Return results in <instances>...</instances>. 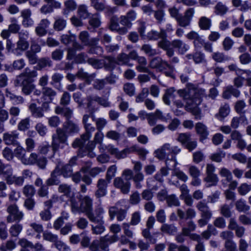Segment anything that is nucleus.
<instances>
[{
    "instance_id": "obj_14",
    "label": "nucleus",
    "mask_w": 251,
    "mask_h": 251,
    "mask_svg": "<svg viewBox=\"0 0 251 251\" xmlns=\"http://www.w3.org/2000/svg\"><path fill=\"white\" fill-rule=\"evenodd\" d=\"M110 182H108L104 179H99L97 184V190L95 192V196L97 199L104 197L107 193V186Z\"/></svg>"
},
{
    "instance_id": "obj_38",
    "label": "nucleus",
    "mask_w": 251,
    "mask_h": 251,
    "mask_svg": "<svg viewBox=\"0 0 251 251\" xmlns=\"http://www.w3.org/2000/svg\"><path fill=\"white\" fill-rule=\"evenodd\" d=\"M206 174V176L204 178V180L207 183L206 187H209L216 185L219 181L217 175L214 173H207Z\"/></svg>"
},
{
    "instance_id": "obj_32",
    "label": "nucleus",
    "mask_w": 251,
    "mask_h": 251,
    "mask_svg": "<svg viewBox=\"0 0 251 251\" xmlns=\"http://www.w3.org/2000/svg\"><path fill=\"white\" fill-rule=\"evenodd\" d=\"M37 76V72L36 70H31L29 68H26L24 72L17 77H21L23 79L33 82L34 81L33 78Z\"/></svg>"
},
{
    "instance_id": "obj_61",
    "label": "nucleus",
    "mask_w": 251,
    "mask_h": 251,
    "mask_svg": "<svg viewBox=\"0 0 251 251\" xmlns=\"http://www.w3.org/2000/svg\"><path fill=\"white\" fill-rule=\"evenodd\" d=\"M29 122L30 119L29 118H26L22 120L18 124V129L21 131H25L29 128Z\"/></svg>"
},
{
    "instance_id": "obj_35",
    "label": "nucleus",
    "mask_w": 251,
    "mask_h": 251,
    "mask_svg": "<svg viewBox=\"0 0 251 251\" xmlns=\"http://www.w3.org/2000/svg\"><path fill=\"white\" fill-rule=\"evenodd\" d=\"M240 95V92L237 89L234 88L233 86L230 85L226 87L225 91L223 93V97L225 99H229L231 95L238 98Z\"/></svg>"
},
{
    "instance_id": "obj_39",
    "label": "nucleus",
    "mask_w": 251,
    "mask_h": 251,
    "mask_svg": "<svg viewBox=\"0 0 251 251\" xmlns=\"http://www.w3.org/2000/svg\"><path fill=\"white\" fill-rule=\"evenodd\" d=\"M77 14L79 18L82 20L89 18L91 15V13L89 12L88 10V7L84 5H80L77 9Z\"/></svg>"
},
{
    "instance_id": "obj_20",
    "label": "nucleus",
    "mask_w": 251,
    "mask_h": 251,
    "mask_svg": "<svg viewBox=\"0 0 251 251\" xmlns=\"http://www.w3.org/2000/svg\"><path fill=\"white\" fill-rule=\"evenodd\" d=\"M50 24V22L47 19L41 20L35 27V31L36 35L40 37L46 35Z\"/></svg>"
},
{
    "instance_id": "obj_7",
    "label": "nucleus",
    "mask_w": 251,
    "mask_h": 251,
    "mask_svg": "<svg viewBox=\"0 0 251 251\" xmlns=\"http://www.w3.org/2000/svg\"><path fill=\"white\" fill-rule=\"evenodd\" d=\"M201 102V99L198 95H195L191 98L189 97L186 100L185 106L186 110L191 112L197 120H200L201 117V110L198 107Z\"/></svg>"
},
{
    "instance_id": "obj_42",
    "label": "nucleus",
    "mask_w": 251,
    "mask_h": 251,
    "mask_svg": "<svg viewBox=\"0 0 251 251\" xmlns=\"http://www.w3.org/2000/svg\"><path fill=\"white\" fill-rule=\"evenodd\" d=\"M29 109L32 115L37 118L44 117V112L41 108L40 106H37L36 104L32 103L29 106Z\"/></svg>"
},
{
    "instance_id": "obj_49",
    "label": "nucleus",
    "mask_w": 251,
    "mask_h": 251,
    "mask_svg": "<svg viewBox=\"0 0 251 251\" xmlns=\"http://www.w3.org/2000/svg\"><path fill=\"white\" fill-rule=\"evenodd\" d=\"M11 172H13L11 166L7 164H4L0 160V176H3L5 179L7 176L11 174Z\"/></svg>"
},
{
    "instance_id": "obj_51",
    "label": "nucleus",
    "mask_w": 251,
    "mask_h": 251,
    "mask_svg": "<svg viewBox=\"0 0 251 251\" xmlns=\"http://www.w3.org/2000/svg\"><path fill=\"white\" fill-rule=\"evenodd\" d=\"M199 25L201 29L208 30L211 25V20L206 17H202L199 20Z\"/></svg>"
},
{
    "instance_id": "obj_13",
    "label": "nucleus",
    "mask_w": 251,
    "mask_h": 251,
    "mask_svg": "<svg viewBox=\"0 0 251 251\" xmlns=\"http://www.w3.org/2000/svg\"><path fill=\"white\" fill-rule=\"evenodd\" d=\"M194 12L195 10L193 8H189L185 12L184 15L181 14L176 20L178 25L184 27L189 26L190 24Z\"/></svg>"
},
{
    "instance_id": "obj_59",
    "label": "nucleus",
    "mask_w": 251,
    "mask_h": 251,
    "mask_svg": "<svg viewBox=\"0 0 251 251\" xmlns=\"http://www.w3.org/2000/svg\"><path fill=\"white\" fill-rule=\"evenodd\" d=\"M231 207L227 204H224L221 206L220 213L225 218H229L232 216Z\"/></svg>"
},
{
    "instance_id": "obj_62",
    "label": "nucleus",
    "mask_w": 251,
    "mask_h": 251,
    "mask_svg": "<svg viewBox=\"0 0 251 251\" xmlns=\"http://www.w3.org/2000/svg\"><path fill=\"white\" fill-rule=\"evenodd\" d=\"M220 175L226 177L225 180H223L222 181L225 183L224 181H226L227 182L231 181L232 179V175L231 173L228 169L223 168L221 169L220 172Z\"/></svg>"
},
{
    "instance_id": "obj_53",
    "label": "nucleus",
    "mask_w": 251,
    "mask_h": 251,
    "mask_svg": "<svg viewBox=\"0 0 251 251\" xmlns=\"http://www.w3.org/2000/svg\"><path fill=\"white\" fill-rule=\"evenodd\" d=\"M144 178V176L142 173H134L132 179L136 188H141L142 186L141 182L143 181Z\"/></svg>"
},
{
    "instance_id": "obj_9",
    "label": "nucleus",
    "mask_w": 251,
    "mask_h": 251,
    "mask_svg": "<svg viewBox=\"0 0 251 251\" xmlns=\"http://www.w3.org/2000/svg\"><path fill=\"white\" fill-rule=\"evenodd\" d=\"M9 213L7 217V221L8 223L19 222L24 217V214L19 210L18 207L15 204H10L7 208Z\"/></svg>"
},
{
    "instance_id": "obj_21",
    "label": "nucleus",
    "mask_w": 251,
    "mask_h": 251,
    "mask_svg": "<svg viewBox=\"0 0 251 251\" xmlns=\"http://www.w3.org/2000/svg\"><path fill=\"white\" fill-rule=\"evenodd\" d=\"M55 167H58V173L60 176L62 175L64 177H69L73 175V169L71 165L69 164L64 165L61 161H59Z\"/></svg>"
},
{
    "instance_id": "obj_56",
    "label": "nucleus",
    "mask_w": 251,
    "mask_h": 251,
    "mask_svg": "<svg viewBox=\"0 0 251 251\" xmlns=\"http://www.w3.org/2000/svg\"><path fill=\"white\" fill-rule=\"evenodd\" d=\"M166 202L169 207L178 206L180 205L178 199L174 194L169 195L166 200Z\"/></svg>"
},
{
    "instance_id": "obj_48",
    "label": "nucleus",
    "mask_w": 251,
    "mask_h": 251,
    "mask_svg": "<svg viewBox=\"0 0 251 251\" xmlns=\"http://www.w3.org/2000/svg\"><path fill=\"white\" fill-rule=\"evenodd\" d=\"M196 228V225L192 221L189 220L186 223V226L182 228V233L185 236H190V233L194 231Z\"/></svg>"
},
{
    "instance_id": "obj_11",
    "label": "nucleus",
    "mask_w": 251,
    "mask_h": 251,
    "mask_svg": "<svg viewBox=\"0 0 251 251\" xmlns=\"http://www.w3.org/2000/svg\"><path fill=\"white\" fill-rule=\"evenodd\" d=\"M33 82L23 79L21 77H17L15 80L16 86H21L22 93L25 95H30L34 90L35 85Z\"/></svg>"
},
{
    "instance_id": "obj_17",
    "label": "nucleus",
    "mask_w": 251,
    "mask_h": 251,
    "mask_svg": "<svg viewBox=\"0 0 251 251\" xmlns=\"http://www.w3.org/2000/svg\"><path fill=\"white\" fill-rule=\"evenodd\" d=\"M114 185L116 188L120 189L123 193L126 194L130 191L131 184L127 180L117 177L114 180Z\"/></svg>"
},
{
    "instance_id": "obj_43",
    "label": "nucleus",
    "mask_w": 251,
    "mask_h": 251,
    "mask_svg": "<svg viewBox=\"0 0 251 251\" xmlns=\"http://www.w3.org/2000/svg\"><path fill=\"white\" fill-rule=\"evenodd\" d=\"M28 47V42L18 41L17 42L16 48L13 50V53L16 55H20L22 52L26 50Z\"/></svg>"
},
{
    "instance_id": "obj_58",
    "label": "nucleus",
    "mask_w": 251,
    "mask_h": 251,
    "mask_svg": "<svg viewBox=\"0 0 251 251\" xmlns=\"http://www.w3.org/2000/svg\"><path fill=\"white\" fill-rule=\"evenodd\" d=\"M191 134L190 133H181L178 134L177 140L183 146L191 139Z\"/></svg>"
},
{
    "instance_id": "obj_10",
    "label": "nucleus",
    "mask_w": 251,
    "mask_h": 251,
    "mask_svg": "<svg viewBox=\"0 0 251 251\" xmlns=\"http://www.w3.org/2000/svg\"><path fill=\"white\" fill-rule=\"evenodd\" d=\"M79 148L78 155L80 157L87 155L90 158H94L96 156V154L93 151V150L95 148V143L93 141L88 140L82 147L78 146L75 148Z\"/></svg>"
},
{
    "instance_id": "obj_24",
    "label": "nucleus",
    "mask_w": 251,
    "mask_h": 251,
    "mask_svg": "<svg viewBox=\"0 0 251 251\" xmlns=\"http://www.w3.org/2000/svg\"><path fill=\"white\" fill-rule=\"evenodd\" d=\"M58 167H55L54 169L51 172L50 177L46 181L45 183L49 185H58L60 182L59 176H60L58 172Z\"/></svg>"
},
{
    "instance_id": "obj_26",
    "label": "nucleus",
    "mask_w": 251,
    "mask_h": 251,
    "mask_svg": "<svg viewBox=\"0 0 251 251\" xmlns=\"http://www.w3.org/2000/svg\"><path fill=\"white\" fill-rule=\"evenodd\" d=\"M63 77V75L61 74L58 73L53 74L51 76L50 84L54 88L58 90H61L62 89L61 81Z\"/></svg>"
},
{
    "instance_id": "obj_4",
    "label": "nucleus",
    "mask_w": 251,
    "mask_h": 251,
    "mask_svg": "<svg viewBox=\"0 0 251 251\" xmlns=\"http://www.w3.org/2000/svg\"><path fill=\"white\" fill-rule=\"evenodd\" d=\"M67 136L61 128H57L56 132L52 135L51 148L53 153L59 149H63L68 146Z\"/></svg>"
},
{
    "instance_id": "obj_52",
    "label": "nucleus",
    "mask_w": 251,
    "mask_h": 251,
    "mask_svg": "<svg viewBox=\"0 0 251 251\" xmlns=\"http://www.w3.org/2000/svg\"><path fill=\"white\" fill-rule=\"evenodd\" d=\"M66 131L69 133H76L79 130V127L77 124L71 121L68 120L64 126Z\"/></svg>"
},
{
    "instance_id": "obj_64",
    "label": "nucleus",
    "mask_w": 251,
    "mask_h": 251,
    "mask_svg": "<svg viewBox=\"0 0 251 251\" xmlns=\"http://www.w3.org/2000/svg\"><path fill=\"white\" fill-rule=\"evenodd\" d=\"M227 11V8L222 2H218L215 7V12L217 15H224Z\"/></svg>"
},
{
    "instance_id": "obj_41",
    "label": "nucleus",
    "mask_w": 251,
    "mask_h": 251,
    "mask_svg": "<svg viewBox=\"0 0 251 251\" xmlns=\"http://www.w3.org/2000/svg\"><path fill=\"white\" fill-rule=\"evenodd\" d=\"M230 107L228 104L226 103L221 106L218 113L215 115V117L219 120L222 121L229 113Z\"/></svg>"
},
{
    "instance_id": "obj_63",
    "label": "nucleus",
    "mask_w": 251,
    "mask_h": 251,
    "mask_svg": "<svg viewBox=\"0 0 251 251\" xmlns=\"http://www.w3.org/2000/svg\"><path fill=\"white\" fill-rule=\"evenodd\" d=\"M120 21L119 18L116 15L112 16L110 20V29L112 31H115L119 28Z\"/></svg>"
},
{
    "instance_id": "obj_45",
    "label": "nucleus",
    "mask_w": 251,
    "mask_h": 251,
    "mask_svg": "<svg viewBox=\"0 0 251 251\" xmlns=\"http://www.w3.org/2000/svg\"><path fill=\"white\" fill-rule=\"evenodd\" d=\"M15 155L19 158L24 164L25 159L26 157V150L18 144L17 148L14 150Z\"/></svg>"
},
{
    "instance_id": "obj_57",
    "label": "nucleus",
    "mask_w": 251,
    "mask_h": 251,
    "mask_svg": "<svg viewBox=\"0 0 251 251\" xmlns=\"http://www.w3.org/2000/svg\"><path fill=\"white\" fill-rule=\"evenodd\" d=\"M58 191L60 193H63L65 196L70 197L71 194V187L67 184H61L59 185Z\"/></svg>"
},
{
    "instance_id": "obj_40",
    "label": "nucleus",
    "mask_w": 251,
    "mask_h": 251,
    "mask_svg": "<svg viewBox=\"0 0 251 251\" xmlns=\"http://www.w3.org/2000/svg\"><path fill=\"white\" fill-rule=\"evenodd\" d=\"M5 95L14 104H21L24 101V99L22 96H17L8 89H6L5 90Z\"/></svg>"
},
{
    "instance_id": "obj_29",
    "label": "nucleus",
    "mask_w": 251,
    "mask_h": 251,
    "mask_svg": "<svg viewBox=\"0 0 251 251\" xmlns=\"http://www.w3.org/2000/svg\"><path fill=\"white\" fill-rule=\"evenodd\" d=\"M88 107H90L93 104L94 101L97 102L99 104L105 107H109L110 106V103L108 101L107 99L97 96H89L88 98Z\"/></svg>"
},
{
    "instance_id": "obj_15",
    "label": "nucleus",
    "mask_w": 251,
    "mask_h": 251,
    "mask_svg": "<svg viewBox=\"0 0 251 251\" xmlns=\"http://www.w3.org/2000/svg\"><path fill=\"white\" fill-rule=\"evenodd\" d=\"M95 212V214L93 212V210H91L88 213V218L91 222L101 223L103 221L102 215L105 212L104 209L100 204L96 208Z\"/></svg>"
},
{
    "instance_id": "obj_5",
    "label": "nucleus",
    "mask_w": 251,
    "mask_h": 251,
    "mask_svg": "<svg viewBox=\"0 0 251 251\" xmlns=\"http://www.w3.org/2000/svg\"><path fill=\"white\" fill-rule=\"evenodd\" d=\"M189 46L180 39H174L170 41L168 48L166 51V54L168 57L171 58L175 54L174 49L176 50L179 54H184L189 49Z\"/></svg>"
},
{
    "instance_id": "obj_6",
    "label": "nucleus",
    "mask_w": 251,
    "mask_h": 251,
    "mask_svg": "<svg viewBox=\"0 0 251 251\" xmlns=\"http://www.w3.org/2000/svg\"><path fill=\"white\" fill-rule=\"evenodd\" d=\"M196 207L201 212V219L198 221L199 226H204L208 224L212 218V211L204 201H199L196 205Z\"/></svg>"
},
{
    "instance_id": "obj_36",
    "label": "nucleus",
    "mask_w": 251,
    "mask_h": 251,
    "mask_svg": "<svg viewBox=\"0 0 251 251\" xmlns=\"http://www.w3.org/2000/svg\"><path fill=\"white\" fill-rule=\"evenodd\" d=\"M78 38L82 44L84 46H88L91 44L92 40L97 39V38H90V35L88 31H82L79 33Z\"/></svg>"
},
{
    "instance_id": "obj_2",
    "label": "nucleus",
    "mask_w": 251,
    "mask_h": 251,
    "mask_svg": "<svg viewBox=\"0 0 251 251\" xmlns=\"http://www.w3.org/2000/svg\"><path fill=\"white\" fill-rule=\"evenodd\" d=\"M181 151V149L177 146H171L169 143L165 144L160 150L156 151L157 156L159 159H162L166 158V165L169 169L175 168L177 162L176 155Z\"/></svg>"
},
{
    "instance_id": "obj_46",
    "label": "nucleus",
    "mask_w": 251,
    "mask_h": 251,
    "mask_svg": "<svg viewBox=\"0 0 251 251\" xmlns=\"http://www.w3.org/2000/svg\"><path fill=\"white\" fill-rule=\"evenodd\" d=\"M161 230L169 235H174L177 232V227L173 224H164L161 227Z\"/></svg>"
},
{
    "instance_id": "obj_50",
    "label": "nucleus",
    "mask_w": 251,
    "mask_h": 251,
    "mask_svg": "<svg viewBox=\"0 0 251 251\" xmlns=\"http://www.w3.org/2000/svg\"><path fill=\"white\" fill-rule=\"evenodd\" d=\"M55 112L63 115L67 120L70 119L73 115V110L68 107H57L55 109Z\"/></svg>"
},
{
    "instance_id": "obj_23",
    "label": "nucleus",
    "mask_w": 251,
    "mask_h": 251,
    "mask_svg": "<svg viewBox=\"0 0 251 251\" xmlns=\"http://www.w3.org/2000/svg\"><path fill=\"white\" fill-rule=\"evenodd\" d=\"M99 40L98 38L92 40L91 44L88 46L89 48L87 50L88 53L95 54L99 56H101L102 54L103 49L102 47L98 45Z\"/></svg>"
},
{
    "instance_id": "obj_33",
    "label": "nucleus",
    "mask_w": 251,
    "mask_h": 251,
    "mask_svg": "<svg viewBox=\"0 0 251 251\" xmlns=\"http://www.w3.org/2000/svg\"><path fill=\"white\" fill-rule=\"evenodd\" d=\"M6 177L5 180L8 184L14 183L16 185L22 186L23 184L24 179L21 176H16L13 175V172L9 174Z\"/></svg>"
},
{
    "instance_id": "obj_28",
    "label": "nucleus",
    "mask_w": 251,
    "mask_h": 251,
    "mask_svg": "<svg viewBox=\"0 0 251 251\" xmlns=\"http://www.w3.org/2000/svg\"><path fill=\"white\" fill-rule=\"evenodd\" d=\"M195 128L197 134L200 135L201 141H202L207 138L209 132L204 125L201 123H198L195 126Z\"/></svg>"
},
{
    "instance_id": "obj_16",
    "label": "nucleus",
    "mask_w": 251,
    "mask_h": 251,
    "mask_svg": "<svg viewBox=\"0 0 251 251\" xmlns=\"http://www.w3.org/2000/svg\"><path fill=\"white\" fill-rule=\"evenodd\" d=\"M157 120L167 122V118L163 115L162 112L159 109H156L154 112L149 113L148 114L147 120L150 126H154Z\"/></svg>"
},
{
    "instance_id": "obj_19",
    "label": "nucleus",
    "mask_w": 251,
    "mask_h": 251,
    "mask_svg": "<svg viewBox=\"0 0 251 251\" xmlns=\"http://www.w3.org/2000/svg\"><path fill=\"white\" fill-rule=\"evenodd\" d=\"M105 150L114 156L117 159H122L126 157L128 154L127 148H126L120 151L117 148L113 145H108L105 146Z\"/></svg>"
},
{
    "instance_id": "obj_8",
    "label": "nucleus",
    "mask_w": 251,
    "mask_h": 251,
    "mask_svg": "<svg viewBox=\"0 0 251 251\" xmlns=\"http://www.w3.org/2000/svg\"><path fill=\"white\" fill-rule=\"evenodd\" d=\"M148 39L150 40L156 41L160 39L157 43L158 46L161 49L167 50L170 44V41L167 39V35H166L163 30L158 32L152 30L147 34Z\"/></svg>"
},
{
    "instance_id": "obj_25",
    "label": "nucleus",
    "mask_w": 251,
    "mask_h": 251,
    "mask_svg": "<svg viewBox=\"0 0 251 251\" xmlns=\"http://www.w3.org/2000/svg\"><path fill=\"white\" fill-rule=\"evenodd\" d=\"M56 95V92L52 88L50 87H44L42 88L41 100H43L52 101Z\"/></svg>"
},
{
    "instance_id": "obj_30",
    "label": "nucleus",
    "mask_w": 251,
    "mask_h": 251,
    "mask_svg": "<svg viewBox=\"0 0 251 251\" xmlns=\"http://www.w3.org/2000/svg\"><path fill=\"white\" fill-rule=\"evenodd\" d=\"M127 150H129L128 151V154L132 152H136L139 155L140 158L143 160H146V155L149 153V151L145 149L140 148L136 145L128 148Z\"/></svg>"
},
{
    "instance_id": "obj_1",
    "label": "nucleus",
    "mask_w": 251,
    "mask_h": 251,
    "mask_svg": "<svg viewBox=\"0 0 251 251\" xmlns=\"http://www.w3.org/2000/svg\"><path fill=\"white\" fill-rule=\"evenodd\" d=\"M93 199L88 196L77 195L71 198V207L73 213H85L87 217L93 210Z\"/></svg>"
},
{
    "instance_id": "obj_55",
    "label": "nucleus",
    "mask_w": 251,
    "mask_h": 251,
    "mask_svg": "<svg viewBox=\"0 0 251 251\" xmlns=\"http://www.w3.org/2000/svg\"><path fill=\"white\" fill-rule=\"evenodd\" d=\"M212 58L217 62H223L229 60L231 58L221 52H214L212 54Z\"/></svg>"
},
{
    "instance_id": "obj_3",
    "label": "nucleus",
    "mask_w": 251,
    "mask_h": 251,
    "mask_svg": "<svg viewBox=\"0 0 251 251\" xmlns=\"http://www.w3.org/2000/svg\"><path fill=\"white\" fill-rule=\"evenodd\" d=\"M91 118L93 121H95V115L94 111L90 110L88 114H85L83 115L82 118V123L85 129V132L82 134L79 138H76L72 144L73 148H76L81 146L85 144V142L89 140L92 135V133L95 131V127L89 123V119Z\"/></svg>"
},
{
    "instance_id": "obj_54",
    "label": "nucleus",
    "mask_w": 251,
    "mask_h": 251,
    "mask_svg": "<svg viewBox=\"0 0 251 251\" xmlns=\"http://www.w3.org/2000/svg\"><path fill=\"white\" fill-rule=\"evenodd\" d=\"M141 50L149 56H153L157 54L156 50L152 48V46L150 44L143 45Z\"/></svg>"
},
{
    "instance_id": "obj_18",
    "label": "nucleus",
    "mask_w": 251,
    "mask_h": 251,
    "mask_svg": "<svg viewBox=\"0 0 251 251\" xmlns=\"http://www.w3.org/2000/svg\"><path fill=\"white\" fill-rule=\"evenodd\" d=\"M18 138L19 133L16 130L6 132L4 133L3 135V141L5 144L8 145H18L19 144L18 141Z\"/></svg>"
},
{
    "instance_id": "obj_27",
    "label": "nucleus",
    "mask_w": 251,
    "mask_h": 251,
    "mask_svg": "<svg viewBox=\"0 0 251 251\" xmlns=\"http://www.w3.org/2000/svg\"><path fill=\"white\" fill-rule=\"evenodd\" d=\"M190 238L197 242L195 246V251H205L203 240L200 235L196 233L191 234Z\"/></svg>"
},
{
    "instance_id": "obj_47",
    "label": "nucleus",
    "mask_w": 251,
    "mask_h": 251,
    "mask_svg": "<svg viewBox=\"0 0 251 251\" xmlns=\"http://www.w3.org/2000/svg\"><path fill=\"white\" fill-rule=\"evenodd\" d=\"M89 24L93 28L100 27L101 24L100 14L98 13L95 14H92L91 16L90 17Z\"/></svg>"
},
{
    "instance_id": "obj_60",
    "label": "nucleus",
    "mask_w": 251,
    "mask_h": 251,
    "mask_svg": "<svg viewBox=\"0 0 251 251\" xmlns=\"http://www.w3.org/2000/svg\"><path fill=\"white\" fill-rule=\"evenodd\" d=\"M117 171V167L116 165H113L111 166L107 170L105 180L108 182H111V179L115 176Z\"/></svg>"
},
{
    "instance_id": "obj_12",
    "label": "nucleus",
    "mask_w": 251,
    "mask_h": 251,
    "mask_svg": "<svg viewBox=\"0 0 251 251\" xmlns=\"http://www.w3.org/2000/svg\"><path fill=\"white\" fill-rule=\"evenodd\" d=\"M108 213L111 220H113L116 216L118 221H122L126 216L127 210L119 208L116 205L109 207Z\"/></svg>"
},
{
    "instance_id": "obj_31",
    "label": "nucleus",
    "mask_w": 251,
    "mask_h": 251,
    "mask_svg": "<svg viewBox=\"0 0 251 251\" xmlns=\"http://www.w3.org/2000/svg\"><path fill=\"white\" fill-rule=\"evenodd\" d=\"M53 66L51 60L48 57L41 58L38 59L37 65L35 67L36 69L41 70L46 67L51 68Z\"/></svg>"
},
{
    "instance_id": "obj_34",
    "label": "nucleus",
    "mask_w": 251,
    "mask_h": 251,
    "mask_svg": "<svg viewBox=\"0 0 251 251\" xmlns=\"http://www.w3.org/2000/svg\"><path fill=\"white\" fill-rule=\"evenodd\" d=\"M236 209L239 212L247 213L250 210V206L247 204L246 201L240 199L235 203Z\"/></svg>"
},
{
    "instance_id": "obj_44",
    "label": "nucleus",
    "mask_w": 251,
    "mask_h": 251,
    "mask_svg": "<svg viewBox=\"0 0 251 251\" xmlns=\"http://www.w3.org/2000/svg\"><path fill=\"white\" fill-rule=\"evenodd\" d=\"M66 20L61 17H56L53 24V28L55 31L63 30L66 26Z\"/></svg>"
},
{
    "instance_id": "obj_37",
    "label": "nucleus",
    "mask_w": 251,
    "mask_h": 251,
    "mask_svg": "<svg viewBox=\"0 0 251 251\" xmlns=\"http://www.w3.org/2000/svg\"><path fill=\"white\" fill-rule=\"evenodd\" d=\"M129 55L125 53H121L119 54L116 58V61L118 65H126L131 67L133 65L132 63L129 62Z\"/></svg>"
},
{
    "instance_id": "obj_22",
    "label": "nucleus",
    "mask_w": 251,
    "mask_h": 251,
    "mask_svg": "<svg viewBox=\"0 0 251 251\" xmlns=\"http://www.w3.org/2000/svg\"><path fill=\"white\" fill-rule=\"evenodd\" d=\"M101 63L104 70L110 72H113L118 65L116 59L110 56H105L104 59H101Z\"/></svg>"
}]
</instances>
